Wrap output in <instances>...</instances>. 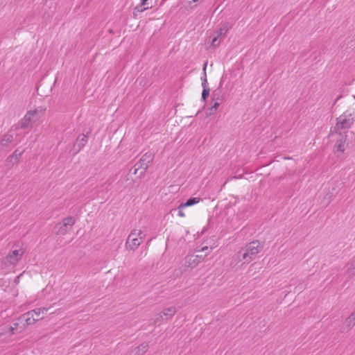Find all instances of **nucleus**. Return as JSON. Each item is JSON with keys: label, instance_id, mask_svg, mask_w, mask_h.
Masks as SVG:
<instances>
[{"label": "nucleus", "instance_id": "1", "mask_svg": "<svg viewBox=\"0 0 355 355\" xmlns=\"http://www.w3.org/2000/svg\"><path fill=\"white\" fill-rule=\"evenodd\" d=\"M262 248L263 245L258 241L250 242L239 252L237 259L239 261H244L245 263H249L255 258Z\"/></svg>", "mask_w": 355, "mask_h": 355}, {"label": "nucleus", "instance_id": "2", "mask_svg": "<svg viewBox=\"0 0 355 355\" xmlns=\"http://www.w3.org/2000/svg\"><path fill=\"white\" fill-rule=\"evenodd\" d=\"M24 250L22 247L12 248L3 261V263L10 268H14L21 259Z\"/></svg>", "mask_w": 355, "mask_h": 355}, {"label": "nucleus", "instance_id": "3", "mask_svg": "<svg viewBox=\"0 0 355 355\" xmlns=\"http://www.w3.org/2000/svg\"><path fill=\"white\" fill-rule=\"evenodd\" d=\"M44 110L42 107L28 111L19 122L20 128H27L31 127L43 115Z\"/></svg>", "mask_w": 355, "mask_h": 355}, {"label": "nucleus", "instance_id": "4", "mask_svg": "<svg viewBox=\"0 0 355 355\" xmlns=\"http://www.w3.org/2000/svg\"><path fill=\"white\" fill-rule=\"evenodd\" d=\"M146 236V233L141 230H133L129 234L127 241V248L135 250L141 244Z\"/></svg>", "mask_w": 355, "mask_h": 355}, {"label": "nucleus", "instance_id": "5", "mask_svg": "<svg viewBox=\"0 0 355 355\" xmlns=\"http://www.w3.org/2000/svg\"><path fill=\"white\" fill-rule=\"evenodd\" d=\"M34 313V311H28L19 318V321L21 324L20 331H24L26 326L33 324L38 320V318H35Z\"/></svg>", "mask_w": 355, "mask_h": 355}, {"label": "nucleus", "instance_id": "6", "mask_svg": "<svg viewBox=\"0 0 355 355\" xmlns=\"http://www.w3.org/2000/svg\"><path fill=\"white\" fill-rule=\"evenodd\" d=\"M153 154L152 153L148 152L143 155L139 162L135 165L136 167L135 173H136L137 171L139 168H142L144 171H146L148 164L153 161Z\"/></svg>", "mask_w": 355, "mask_h": 355}, {"label": "nucleus", "instance_id": "7", "mask_svg": "<svg viewBox=\"0 0 355 355\" xmlns=\"http://www.w3.org/2000/svg\"><path fill=\"white\" fill-rule=\"evenodd\" d=\"M336 126L340 129L348 128L353 123V119L350 114L344 113L337 118Z\"/></svg>", "mask_w": 355, "mask_h": 355}, {"label": "nucleus", "instance_id": "8", "mask_svg": "<svg viewBox=\"0 0 355 355\" xmlns=\"http://www.w3.org/2000/svg\"><path fill=\"white\" fill-rule=\"evenodd\" d=\"M230 28V26L228 24H224L216 32V35L212 39L211 44L213 46H217L220 43V40H218V38L222 36L225 35L228 30Z\"/></svg>", "mask_w": 355, "mask_h": 355}, {"label": "nucleus", "instance_id": "9", "mask_svg": "<svg viewBox=\"0 0 355 355\" xmlns=\"http://www.w3.org/2000/svg\"><path fill=\"white\" fill-rule=\"evenodd\" d=\"M346 137L339 135L336 139L334 148L336 151L343 153L345 150Z\"/></svg>", "mask_w": 355, "mask_h": 355}, {"label": "nucleus", "instance_id": "10", "mask_svg": "<svg viewBox=\"0 0 355 355\" xmlns=\"http://www.w3.org/2000/svg\"><path fill=\"white\" fill-rule=\"evenodd\" d=\"M152 0H141V3L137 5L134 10V15H137V12H141L151 8Z\"/></svg>", "mask_w": 355, "mask_h": 355}, {"label": "nucleus", "instance_id": "11", "mask_svg": "<svg viewBox=\"0 0 355 355\" xmlns=\"http://www.w3.org/2000/svg\"><path fill=\"white\" fill-rule=\"evenodd\" d=\"M75 223V218L71 216H69L63 220V224L60 227L59 232L61 234H64L68 227H71Z\"/></svg>", "mask_w": 355, "mask_h": 355}, {"label": "nucleus", "instance_id": "12", "mask_svg": "<svg viewBox=\"0 0 355 355\" xmlns=\"http://www.w3.org/2000/svg\"><path fill=\"white\" fill-rule=\"evenodd\" d=\"M176 313V309L174 306H171L163 310L159 315L162 320L171 319Z\"/></svg>", "mask_w": 355, "mask_h": 355}, {"label": "nucleus", "instance_id": "13", "mask_svg": "<svg viewBox=\"0 0 355 355\" xmlns=\"http://www.w3.org/2000/svg\"><path fill=\"white\" fill-rule=\"evenodd\" d=\"M87 141V136L86 135L81 134L78 135L74 144V148L76 150V152L80 151L85 146Z\"/></svg>", "mask_w": 355, "mask_h": 355}, {"label": "nucleus", "instance_id": "14", "mask_svg": "<svg viewBox=\"0 0 355 355\" xmlns=\"http://www.w3.org/2000/svg\"><path fill=\"white\" fill-rule=\"evenodd\" d=\"M21 324L19 321V319L16 322H13L11 325L8 327V333L12 335L15 334L21 333L23 331H20V327Z\"/></svg>", "mask_w": 355, "mask_h": 355}, {"label": "nucleus", "instance_id": "15", "mask_svg": "<svg viewBox=\"0 0 355 355\" xmlns=\"http://www.w3.org/2000/svg\"><path fill=\"white\" fill-rule=\"evenodd\" d=\"M200 198H197V197L190 198L184 203H181L180 207H190V206H192V205H194L200 202Z\"/></svg>", "mask_w": 355, "mask_h": 355}, {"label": "nucleus", "instance_id": "16", "mask_svg": "<svg viewBox=\"0 0 355 355\" xmlns=\"http://www.w3.org/2000/svg\"><path fill=\"white\" fill-rule=\"evenodd\" d=\"M13 141V135L12 133L8 132L6 134L3 139L1 140V144L2 146H6L9 144H11Z\"/></svg>", "mask_w": 355, "mask_h": 355}, {"label": "nucleus", "instance_id": "17", "mask_svg": "<svg viewBox=\"0 0 355 355\" xmlns=\"http://www.w3.org/2000/svg\"><path fill=\"white\" fill-rule=\"evenodd\" d=\"M24 150H19V149H17L15 150V152L8 157V159L10 162H12V159H15L16 162H17L21 157V155L23 154Z\"/></svg>", "mask_w": 355, "mask_h": 355}, {"label": "nucleus", "instance_id": "18", "mask_svg": "<svg viewBox=\"0 0 355 355\" xmlns=\"http://www.w3.org/2000/svg\"><path fill=\"white\" fill-rule=\"evenodd\" d=\"M220 103L218 102H214L211 107H208L206 110V114L207 116L213 115L218 110Z\"/></svg>", "mask_w": 355, "mask_h": 355}, {"label": "nucleus", "instance_id": "19", "mask_svg": "<svg viewBox=\"0 0 355 355\" xmlns=\"http://www.w3.org/2000/svg\"><path fill=\"white\" fill-rule=\"evenodd\" d=\"M49 309L48 308H45V307H43V308H38V309H33V310H31V311H34L35 313H34V316L35 318H38V320L40 319H42V318L40 317V315L42 313H45L48 311Z\"/></svg>", "mask_w": 355, "mask_h": 355}, {"label": "nucleus", "instance_id": "20", "mask_svg": "<svg viewBox=\"0 0 355 355\" xmlns=\"http://www.w3.org/2000/svg\"><path fill=\"white\" fill-rule=\"evenodd\" d=\"M345 324L349 328L355 325V311L347 318Z\"/></svg>", "mask_w": 355, "mask_h": 355}, {"label": "nucleus", "instance_id": "21", "mask_svg": "<svg viewBox=\"0 0 355 355\" xmlns=\"http://www.w3.org/2000/svg\"><path fill=\"white\" fill-rule=\"evenodd\" d=\"M206 67H207V64H205L204 65V67H203V71H204V77L202 78V87H203V89H207L209 88L208 86H207V75H206Z\"/></svg>", "mask_w": 355, "mask_h": 355}, {"label": "nucleus", "instance_id": "22", "mask_svg": "<svg viewBox=\"0 0 355 355\" xmlns=\"http://www.w3.org/2000/svg\"><path fill=\"white\" fill-rule=\"evenodd\" d=\"M347 271L350 274H354L355 273V261H352L348 264V268Z\"/></svg>", "mask_w": 355, "mask_h": 355}, {"label": "nucleus", "instance_id": "23", "mask_svg": "<svg viewBox=\"0 0 355 355\" xmlns=\"http://www.w3.org/2000/svg\"><path fill=\"white\" fill-rule=\"evenodd\" d=\"M209 94V88L203 89L202 92V100L205 101L206 98L208 97Z\"/></svg>", "mask_w": 355, "mask_h": 355}, {"label": "nucleus", "instance_id": "24", "mask_svg": "<svg viewBox=\"0 0 355 355\" xmlns=\"http://www.w3.org/2000/svg\"><path fill=\"white\" fill-rule=\"evenodd\" d=\"M184 207H181L180 205L178 207V215L179 216H180V217H184L185 216V214H184V211H182V209H184Z\"/></svg>", "mask_w": 355, "mask_h": 355}, {"label": "nucleus", "instance_id": "25", "mask_svg": "<svg viewBox=\"0 0 355 355\" xmlns=\"http://www.w3.org/2000/svg\"><path fill=\"white\" fill-rule=\"evenodd\" d=\"M209 250V247L207 245H205L201 248V249L198 250V252H206Z\"/></svg>", "mask_w": 355, "mask_h": 355}, {"label": "nucleus", "instance_id": "26", "mask_svg": "<svg viewBox=\"0 0 355 355\" xmlns=\"http://www.w3.org/2000/svg\"><path fill=\"white\" fill-rule=\"evenodd\" d=\"M22 275V274H21L20 275L17 276L15 280V283L17 284L19 282V278Z\"/></svg>", "mask_w": 355, "mask_h": 355}, {"label": "nucleus", "instance_id": "27", "mask_svg": "<svg viewBox=\"0 0 355 355\" xmlns=\"http://www.w3.org/2000/svg\"><path fill=\"white\" fill-rule=\"evenodd\" d=\"M153 239H150L148 242H147V245H148L150 243V241H152Z\"/></svg>", "mask_w": 355, "mask_h": 355}, {"label": "nucleus", "instance_id": "28", "mask_svg": "<svg viewBox=\"0 0 355 355\" xmlns=\"http://www.w3.org/2000/svg\"><path fill=\"white\" fill-rule=\"evenodd\" d=\"M198 0H193V3H196V2H198Z\"/></svg>", "mask_w": 355, "mask_h": 355}, {"label": "nucleus", "instance_id": "29", "mask_svg": "<svg viewBox=\"0 0 355 355\" xmlns=\"http://www.w3.org/2000/svg\"><path fill=\"white\" fill-rule=\"evenodd\" d=\"M141 236H135V238H139Z\"/></svg>", "mask_w": 355, "mask_h": 355}, {"label": "nucleus", "instance_id": "30", "mask_svg": "<svg viewBox=\"0 0 355 355\" xmlns=\"http://www.w3.org/2000/svg\"><path fill=\"white\" fill-rule=\"evenodd\" d=\"M141 347L142 348H144H144H146V346H142V345H141Z\"/></svg>", "mask_w": 355, "mask_h": 355}]
</instances>
